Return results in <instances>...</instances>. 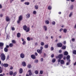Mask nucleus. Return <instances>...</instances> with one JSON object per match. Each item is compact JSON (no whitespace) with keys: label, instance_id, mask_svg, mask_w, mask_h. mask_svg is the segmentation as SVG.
I'll use <instances>...</instances> for the list:
<instances>
[{"label":"nucleus","instance_id":"1","mask_svg":"<svg viewBox=\"0 0 76 76\" xmlns=\"http://www.w3.org/2000/svg\"><path fill=\"white\" fill-rule=\"evenodd\" d=\"M23 29L26 31V32H29V31H30L29 27H27L26 25H25L23 26Z\"/></svg>","mask_w":76,"mask_h":76},{"label":"nucleus","instance_id":"2","mask_svg":"<svg viewBox=\"0 0 76 76\" xmlns=\"http://www.w3.org/2000/svg\"><path fill=\"white\" fill-rule=\"evenodd\" d=\"M23 19V17L22 15H20L18 18V20L17 21V22L18 23H20V21L22 20Z\"/></svg>","mask_w":76,"mask_h":76},{"label":"nucleus","instance_id":"3","mask_svg":"<svg viewBox=\"0 0 76 76\" xmlns=\"http://www.w3.org/2000/svg\"><path fill=\"white\" fill-rule=\"evenodd\" d=\"M1 58L2 60L3 61H4L5 60V59H6V56H5V55L4 53H2L1 54Z\"/></svg>","mask_w":76,"mask_h":76},{"label":"nucleus","instance_id":"4","mask_svg":"<svg viewBox=\"0 0 76 76\" xmlns=\"http://www.w3.org/2000/svg\"><path fill=\"white\" fill-rule=\"evenodd\" d=\"M57 45L58 46V47L61 48L62 46H63V44L60 42L58 43L57 44Z\"/></svg>","mask_w":76,"mask_h":76},{"label":"nucleus","instance_id":"5","mask_svg":"<svg viewBox=\"0 0 76 76\" xmlns=\"http://www.w3.org/2000/svg\"><path fill=\"white\" fill-rule=\"evenodd\" d=\"M20 56L21 58H25V54L23 53H21L20 54Z\"/></svg>","mask_w":76,"mask_h":76},{"label":"nucleus","instance_id":"6","mask_svg":"<svg viewBox=\"0 0 76 76\" xmlns=\"http://www.w3.org/2000/svg\"><path fill=\"white\" fill-rule=\"evenodd\" d=\"M6 20L7 22H9L10 20V18L8 16H7L6 17Z\"/></svg>","mask_w":76,"mask_h":76},{"label":"nucleus","instance_id":"7","mask_svg":"<svg viewBox=\"0 0 76 76\" xmlns=\"http://www.w3.org/2000/svg\"><path fill=\"white\" fill-rule=\"evenodd\" d=\"M22 64L23 67H25L26 66V63L24 61H23L22 62Z\"/></svg>","mask_w":76,"mask_h":76},{"label":"nucleus","instance_id":"8","mask_svg":"<svg viewBox=\"0 0 76 76\" xmlns=\"http://www.w3.org/2000/svg\"><path fill=\"white\" fill-rule=\"evenodd\" d=\"M4 46V44L3 43H0V47H1V50L3 49V46Z\"/></svg>","mask_w":76,"mask_h":76},{"label":"nucleus","instance_id":"9","mask_svg":"<svg viewBox=\"0 0 76 76\" xmlns=\"http://www.w3.org/2000/svg\"><path fill=\"white\" fill-rule=\"evenodd\" d=\"M31 57L32 58V59H34V60L36 58L35 56L34 55H31Z\"/></svg>","mask_w":76,"mask_h":76},{"label":"nucleus","instance_id":"10","mask_svg":"<svg viewBox=\"0 0 76 76\" xmlns=\"http://www.w3.org/2000/svg\"><path fill=\"white\" fill-rule=\"evenodd\" d=\"M30 16L31 15L29 13H28L26 15V18H27V19H28V18H30Z\"/></svg>","mask_w":76,"mask_h":76},{"label":"nucleus","instance_id":"11","mask_svg":"<svg viewBox=\"0 0 76 76\" xmlns=\"http://www.w3.org/2000/svg\"><path fill=\"white\" fill-rule=\"evenodd\" d=\"M37 51L38 53H39V54H41V53H42V50H41L38 49L37 50Z\"/></svg>","mask_w":76,"mask_h":76},{"label":"nucleus","instance_id":"12","mask_svg":"<svg viewBox=\"0 0 76 76\" xmlns=\"http://www.w3.org/2000/svg\"><path fill=\"white\" fill-rule=\"evenodd\" d=\"M9 75H10L11 76H12V75H13V72L12 71H10L9 72Z\"/></svg>","mask_w":76,"mask_h":76},{"label":"nucleus","instance_id":"13","mask_svg":"<svg viewBox=\"0 0 76 76\" xmlns=\"http://www.w3.org/2000/svg\"><path fill=\"white\" fill-rule=\"evenodd\" d=\"M63 54H61L59 55L58 57L59 58H62V57H63Z\"/></svg>","mask_w":76,"mask_h":76},{"label":"nucleus","instance_id":"14","mask_svg":"<svg viewBox=\"0 0 76 76\" xmlns=\"http://www.w3.org/2000/svg\"><path fill=\"white\" fill-rule=\"evenodd\" d=\"M4 67H7L9 66V64H4Z\"/></svg>","mask_w":76,"mask_h":76},{"label":"nucleus","instance_id":"15","mask_svg":"<svg viewBox=\"0 0 76 76\" xmlns=\"http://www.w3.org/2000/svg\"><path fill=\"white\" fill-rule=\"evenodd\" d=\"M19 73L20 74H21L23 73V69H22L20 68V70L19 71Z\"/></svg>","mask_w":76,"mask_h":76},{"label":"nucleus","instance_id":"16","mask_svg":"<svg viewBox=\"0 0 76 76\" xmlns=\"http://www.w3.org/2000/svg\"><path fill=\"white\" fill-rule=\"evenodd\" d=\"M64 56H67L69 54V53H68V52L66 51L64 53Z\"/></svg>","mask_w":76,"mask_h":76},{"label":"nucleus","instance_id":"17","mask_svg":"<svg viewBox=\"0 0 76 76\" xmlns=\"http://www.w3.org/2000/svg\"><path fill=\"white\" fill-rule=\"evenodd\" d=\"M27 67L28 68V69H31V68L32 67V66H31V64H28L27 65Z\"/></svg>","mask_w":76,"mask_h":76},{"label":"nucleus","instance_id":"18","mask_svg":"<svg viewBox=\"0 0 76 76\" xmlns=\"http://www.w3.org/2000/svg\"><path fill=\"white\" fill-rule=\"evenodd\" d=\"M17 35L18 38H19V37H20V33H17Z\"/></svg>","mask_w":76,"mask_h":76},{"label":"nucleus","instance_id":"19","mask_svg":"<svg viewBox=\"0 0 76 76\" xmlns=\"http://www.w3.org/2000/svg\"><path fill=\"white\" fill-rule=\"evenodd\" d=\"M4 51L6 52H8V49L7 48H4Z\"/></svg>","mask_w":76,"mask_h":76},{"label":"nucleus","instance_id":"20","mask_svg":"<svg viewBox=\"0 0 76 76\" xmlns=\"http://www.w3.org/2000/svg\"><path fill=\"white\" fill-rule=\"evenodd\" d=\"M45 23L47 25H48L50 23V22L48 20H46L45 21Z\"/></svg>","mask_w":76,"mask_h":76},{"label":"nucleus","instance_id":"21","mask_svg":"<svg viewBox=\"0 0 76 76\" xmlns=\"http://www.w3.org/2000/svg\"><path fill=\"white\" fill-rule=\"evenodd\" d=\"M64 63V60H61V64H63Z\"/></svg>","mask_w":76,"mask_h":76},{"label":"nucleus","instance_id":"22","mask_svg":"<svg viewBox=\"0 0 76 76\" xmlns=\"http://www.w3.org/2000/svg\"><path fill=\"white\" fill-rule=\"evenodd\" d=\"M35 9H36V10H37L38 9V6L37 5H36L35 6Z\"/></svg>","mask_w":76,"mask_h":76},{"label":"nucleus","instance_id":"23","mask_svg":"<svg viewBox=\"0 0 76 76\" xmlns=\"http://www.w3.org/2000/svg\"><path fill=\"white\" fill-rule=\"evenodd\" d=\"M70 56L68 55L66 56V58L67 60H69V59H70Z\"/></svg>","mask_w":76,"mask_h":76},{"label":"nucleus","instance_id":"24","mask_svg":"<svg viewBox=\"0 0 76 76\" xmlns=\"http://www.w3.org/2000/svg\"><path fill=\"white\" fill-rule=\"evenodd\" d=\"M66 48V46H63L61 48L62 50H65Z\"/></svg>","mask_w":76,"mask_h":76},{"label":"nucleus","instance_id":"25","mask_svg":"<svg viewBox=\"0 0 76 76\" xmlns=\"http://www.w3.org/2000/svg\"><path fill=\"white\" fill-rule=\"evenodd\" d=\"M56 59L53 58L52 60V63H55V62H56Z\"/></svg>","mask_w":76,"mask_h":76},{"label":"nucleus","instance_id":"26","mask_svg":"<svg viewBox=\"0 0 76 76\" xmlns=\"http://www.w3.org/2000/svg\"><path fill=\"white\" fill-rule=\"evenodd\" d=\"M24 4L26 5H29V2H26L24 3Z\"/></svg>","mask_w":76,"mask_h":76},{"label":"nucleus","instance_id":"27","mask_svg":"<svg viewBox=\"0 0 76 76\" xmlns=\"http://www.w3.org/2000/svg\"><path fill=\"white\" fill-rule=\"evenodd\" d=\"M64 32V33H66L67 32V30L66 29H63Z\"/></svg>","mask_w":76,"mask_h":76},{"label":"nucleus","instance_id":"28","mask_svg":"<svg viewBox=\"0 0 76 76\" xmlns=\"http://www.w3.org/2000/svg\"><path fill=\"white\" fill-rule=\"evenodd\" d=\"M45 48H48V45H45Z\"/></svg>","mask_w":76,"mask_h":76},{"label":"nucleus","instance_id":"29","mask_svg":"<svg viewBox=\"0 0 76 76\" xmlns=\"http://www.w3.org/2000/svg\"><path fill=\"white\" fill-rule=\"evenodd\" d=\"M72 15H73L72 12H71L70 13L69 15V18H70V17H71V16H72Z\"/></svg>","mask_w":76,"mask_h":76},{"label":"nucleus","instance_id":"30","mask_svg":"<svg viewBox=\"0 0 76 76\" xmlns=\"http://www.w3.org/2000/svg\"><path fill=\"white\" fill-rule=\"evenodd\" d=\"M12 42L13 44H16V42L15 40H12Z\"/></svg>","mask_w":76,"mask_h":76},{"label":"nucleus","instance_id":"31","mask_svg":"<svg viewBox=\"0 0 76 76\" xmlns=\"http://www.w3.org/2000/svg\"><path fill=\"white\" fill-rule=\"evenodd\" d=\"M9 45L10 47H12L13 45L12 43H10V44Z\"/></svg>","mask_w":76,"mask_h":76},{"label":"nucleus","instance_id":"32","mask_svg":"<svg viewBox=\"0 0 76 76\" xmlns=\"http://www.w3.org/2000/svg\"><path fill=\"white\" fill-rule=\"evenodd\" d=\"M73 53L74 54L76 55V50H74L73 51Z\"/></svg>","mask_w":76,"mask_h":76},{"label":"nucleus","instance_id":"33","mask_svg":"<svg viewBox=\"0 0 76 76\" xmlns=\"http://www.w3.org/2000/svg\"><path fill=\"white\" fill-rule=\"evenodd\" d=\"M43 27H44L45 31H47V28L45 26H43Z\"/></svg>","mask_w":76,"mask_h":76},{"label":"nucleus","instance_id":"34","mask_svg":"<svg viewBox=\"0 0 76 76\" xmlns=\"http://www.w3.org/2000/svg\"><path fill=\"white\" fill-rule=\"evenodd\" d=\"M52 25H55V24H56V22L53 21L52 23Z\"/></svg>","mask_w":76,"mask_h":76},{"label":"nucleus","instance_id":"35","mask_svg":"<svg viewBox=\"0 0 76 76\" xmlns=\"http://www.w3.org/2000/svg\"><path fill=\"white\" fill-rule=\"evenodd\" d=\"M27 41H30L31 40V38H30V37H27Z\"/></svg>","mask_w":76,"mask_h":76},{"label":"nucleus","instance_id":"36","mask_svg":"<svg viewBox=\"0 0 76 76\" xmlns=\"http://www.w3.org/2000/svg\"><path fill=\"white\" fill-rule=\"evenodd\" d=\"M35 73L36 75H38V71L37 70H36L35 71Z\"/></svg>","mask_w":76,"mask_h":76},{"label":"nucleus","instance_id":"37","mask_svg":"<svg viewBox=\"0 0 76 76\" xmlns=\"http://www.w3.org/2000/svg\"><path fill=\"white\" fill-rule=\"evenodd\" d=\"M40 44L41 45H42V46H43V45H44V43L42 42H41Z\"/></svg>","mask_w":76,"mask_h":76},{"label":"nucleus","instance_id":"38","mask_svg":"<svg viewBox=\"0 0 76 76\" xmlns=\"http://www.w3.org/2000/svg\"><path fill=\"white\" fill-rule=\"evenodd\" d=\"M16 74H17V72H15L13 73V76H15L16 75Z\"/></svg>","mask_w":76,"mask_h":76},{"label":"nucleus","instance_id":"39","mask_svg":"<svg viewBox=\"0 0 76 76\" xmlns=\"http://www.w3.org/2000/svg\"><path fill=\"white\" fill-rule=\"evenodd\" d=\"M51 9H52V8H51V6H49L48 7V9L49 10H51Z\"/></svg>","mask_w":76,"mask_h":76},{"label":"nucleus","instance_id":"40","mask_svg":"<svg viewBox=\"0 0 76 76\" xmlns=\"http://www.w3.org/2000/svg\"><path fill=\"white\" fill-rule=\"evenodd\" d=\"M33 14H34V15H36L37 14V12L35 11H34L33 12Z\"/></svg>","mask_w":76,"mask_h":76},{"label":"nucleus","instance_id":"41","mask_svg":"<svg viewBox=\"0 0 76 76\" xmlns=\"http://www.w3.org/2000/svg\"><path fill=\"white\" fill-rule=\"evenodd\" d=\"M34 62H35V63H38V60H36L34 61Z\"/></svg>","mask_w":76,"mask_h":76},{"label":"nucleus","instance_id":"42","mask_svg":"<svg viewBox=\"0 0 76 76\" xmlns=\"http://www.w3.org/2000/svg\"><path fill=\"white\" fill-rule=\"evenodd\" d=\"M72 41H73V42H74L75 41V39L74 38H72Z\"/></svg>","mask_w":76,"mask_h":76},{"label":"nucleus","instance_id":"43","mask_svg":"<svg viewBox=\"0 0 76 76\" xmlns=\"http://www.w3.org/2000/svg\"><path fill=\"white\" fill-rule=\"evenodd\" d=\"M73 5H72L71 6L70 9L71 10H73Z\"/></svg>","mask_w":76,"mask_h":76},{"label":"nucleus","instance_id":"44","mask_svg":"<svg viewBox=\"0 0 76 76\" xmlns=\"http://www.w3.org/2000/svg\"><path fill=\"white\" fill-rule=\"evenodd\" d=\"M61 58H59L58 60V63H60V61H61Z\"/></svg>","mask_w":76,"mask_h":76},{"label":"nucleus","instance_id":"45","mask_svg":"<svg viewBox=\"0 0 76 76\" xmlns=\"http://www.w3.org/2000/svg\"><path fill=\"white\" fill-rule=\"evenodd\" d=\"M25 44H26V41H24L23 43V45H25Z\"/></svg>","mask_w":76,"mask_h":76},{"label":"nucleus","instance_id":"46","mask_svg":"<svg viewBox=\"0 0 76 76\" xmlns=\"http://www.w3.org/2000/svg\"><path fill=\"white\" fill-rule=\"evenodd\" d=\"M50 50L51 51H53L54 50V48L51 47Z\"/></svg>","mask_w":76,"mask_h":76},{"label":"nucleus","instance_id":"47","mask_svg":"<svg viewBox=\"0 0 76 76\" xmlns=\"http://www.w3.org/2000/svg\"><path fill=\"white\" fill-rule=\"evenodd\" d=\"M51 57L52 58H53V57H54V54H52L51 56Z\"/></svg>","mask_w":76,"mask_h":76},{"label":"nucleus","instance_id":"48","mask_svg":"<svg viewBox=\"0 0 76 76\" xmlns=\"http://www.w3.org/2000/svg\"><path fill=\"white\" fill-rule=\"evenodd\" d=\"M12 31H15V28L13 27H12Z\"/></svg>","mask_w":76,"mask_h":76},{"label":"nucleus","instance_id":"49","mask_svg":"<svg viewBox=\"0 0 76 76\" xmlns=\"http://www.w3.org/2000/svg\"><path fill=\"white\" fill-rule=\"evenodd\" d=\"M43 61H44V59H43V58H42L40 59V61L42 62Z\"/></svg>","mask_w":76,"mask_h":76},{"label":"nucleus","instance_id":"50","mask_svg":"<svg viewBox=\"0 0 76 76\" xmlns=\"http://www.w3.org/2000/svg\"><path fill=\"white\" fill-rule=\"evenodd\" d=\"M40 73L41 74H42V73H43V72H42V70L40 71Z\"/></svg>","mask_w":76,"mask_h":76},{"label":"nucleus","instance_id":"51","mask_svg":"<svg viewBox=\"0 0 76 76\" xmlns=\"http://www.w3.org/2000/svg\"><path fill=\"white\" fill-rule=\"evenodd\" d=\"M13 69V66H12L11 67H10V70H12Z\"/></svg>","mask_w":76,"mask_h":76},{"label":"nucleus","instance_id":"52","mask_svg":"<svg viewBox=\"0 0 76 76\" xmlns=\"http://www.w3.org/2000/svg\"><path fill=\"white\" fill-rule=\"evenodd\" d=\"M40 48V50L42 51V50L43 49V48L42 47H41Z\"/></svg>","mask_w":76,"mask_h":76},{"label":"nucleus","instance_id":"53","mask_svg":"<svg viewBox=\"0 0 76 76\" xmlns=\"http://www.w3.org/2000/svg\"><path fill=\"white\" fill-rule=\"evenodd\" d=\"M9 46L8 45H7L6 46V47H5V48H9Z\"/></svg>","mask_w":76,"mask_h":76},{"label":"nucleus","instance_id":"54","mask_svg":"<svg viewBox=\"0 0 76 76\" xmlns=\"http://www.w3.org/2000/svg\"><path fill=\"white\" fill-rule=\"evenodd\" d=\"M9 56H8L7 58V59L9 60Z\"/></svg>","mask_w":76,"mask_h":76},{"label":"nucleus","instance_id":"55","mask_svg":"<svg viewBox=\"0 0 76 76\" xmlns=\"http://www.w3.org/2000/svg\"><path fill=\"white\" fill-rule=\"evenodd\" d=\"M29 75L31 76L32 75V72H29Z\"/></svg>","mask_w":76,"mask_h":76},{"label":"nucleus","instance_id":"56","mask_svg":"<svg viewBox=\"0 0 76 76\" xmlns=\"http://www.w3.org/2000/svg\"><path fill=\"white\" fill-rule=\"evenodd\" d=\"M63 28H61V29H60V30H59V31L60 32H61V31H62V30H63Z\"/></svg>","mask_w":76,"mask_h":76},{"label":"nucleus","instance_id":"57","mask_svg":"<svg viewBox=\"0 0 76 76\" xmlns=\"http://www.w3.org/2000/svg\"><path fill=\"white\" fill-rule=\"evenodd\" d=\"M3 15L2 14H1L0 15V17H1V18H2L3 17Z\"/></svg>","mask_w":76,"mask_h":76},{"label":"nucleus","instance_id":"58","mask_svg":"<svg viewBox=\"0 0 76 76\" xmlns=\"http://www.w3.org/2000/svg\"><path fill=\"white\" fill-rule=\"evenodd\" d=\"M2 72V70H1V69H0V73H1Z\"/></svg>","mask_w":76,"mask_h":76},{"label":"nucleus","instance_id":"59","mask_svg":"<svg viewBox=\"0 0 76 76\" xmlns=\"http://www.w3.org/2000/svg\"><path fill=\"white\" fill-rule=\"evenodd\" d=\"M66 41H64V45H65V44H66Z\"/></svg>","mask_w":76,"mask_h":76},{"label":"nucleus","instance_id":"60","mask_svg":"<svg viewBox=\"0 0 76 76\" xmlns=\"http://www.w3.org/2000/svg\"><path fill=\"white\" fill-rule=\"evenodd\" d=\"M35 56H38V53H37L36 52V53H35Z\"/></svg>","mask_w":76,"mask_h":76},{"label":"nucleus","instance_id":"61","mask_svg":"<svg viewBox=\"0 0 76 76\" xmlns=\"http://www.w3.org/2000/svg\"><path fill=\"white\" fill-rule=\"evenodd\" d=\"M28 72H29V73H31V70H29V71H28Z\"/></svg>","mask_w":76,"mask_h":76},{"label":"nucleus","instance_id":"62","mask_svg":"<svg viewBox=\"0 0 76 76\" xmlns=\"http://www.w3.org/2000/svg\"><path fill=\"white\" fill-rule=\"evenodd\" d=\"M35 45H38V43L36 42L35 43Z\"/></svg>","mask_w":76,"mask_h":76},{"label":"nucleus","instance_id":"63","mask_svg":"<svg viewBox=\"0 0 76 76\" xmlns=\"http://www.w3.org/2000/svg\"><path fill=\"white\" fill-rule=\"evenodd\" d=\"M48 36H46V39H48Z\"/></svg>","mask_w":76,"mask_h":76},{"label":"nucleus","instance_id":"64","mask_svg":"<svg viewBox=\"0 0 76 76\" xmlns=\"http://www.w3.org/2000/svg\"><path fill=\"white\" fill-rule=\"evenodd\" d=\"M74 28L75 29H76V24H75Z\"/></svg>","mask_w":76,"mask_h":76}]
</instances>
